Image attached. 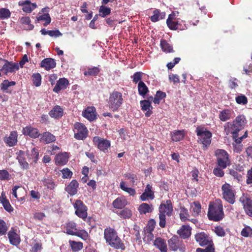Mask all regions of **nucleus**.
Listing matches in <instances>:
<instances>
[{"mask_svg": "<svg viewBox=\"0 0 252 252\" xmlns=\"http://www.w3.org/2000/svg\"><path fill=\"white\" fill-rule=\"evenodd\" d=\"M246 119L244 115L237 116L231 123H228L225 126V130L227 134L230 133L232 134V137L235 142L240 144L244 138L248 136L247 131L244 135L239 137L238 132L243 129L246 124Z\"/></svg>", "mask_w": 252, "mask_h": 252, "instance_id": "1", "label": "nucleus"}, {"mask_svg": "<svg viewBox=\"0 0 252 252\" xmlns=\"http://www.w3.org/2000/svg\"><path fill=\"white\" fill-rule=\"evenodd\" d=\"M104 238L106 243L116 249L125 250L126 247L121 239L118 237L116 231L111 227H107L104 231Z\"/></svg>", "mask_w": 252, "mask_h": 252, "instance_id": "2", "label": "nucleus"}, {"mask_svg": "<svg viewBox=\"0 0 252 252\" xmlns=\"http://www.w3.org/2000/svg\"><path fill=\"white\" fill-rule=\"evenodd\" d=\"M207 215L210 220L215 221L223 219L224 214L221 200L218 199L210 203Z\"/></svg>", "mask_w": 252, "mask_h": 252, "instance_id": "3", "label": "nucleus"}, {"mask_svg": "<svg viewBox=\"0 0 252 252\" xmlns=\"http://www.w3.org/2000/svg\"><path fill=\"white\" fill-rule=\"evenodd\" d=\"M159 225L161 228L166 225V215L171 216L173 211V205L171 200L162 201L159 207Z\"/></svg>", "mask_w": 252, "mask_h": 252, "instance_id": "4", "label": "nucleus"}, {"mask_svg": "<svg viewBox=\"0 0 252 252\" xmlns=\"http://www.w3.org/2000/svg\"><path fill=\"white\" fill-rule=\"evenodd\" d=\"M195 132L198 137V141L205 147L208 146L211 142L212 133L206 128L197 126Z\"/></svg>", "mask_w": 252, "mask_h": 252, "instance_id": "5", "label": "nucleus"}, {"mask_svg": "<svg viewBox=\"0 0 252 252\" xmlns=\"http://www.w3.org/2000/svg\"><path fill=\"white\" fill-rule=\"evenodd\" d=\"M217 164L221 168H226L231 164L229 156L227 152L222 149H217L215 151Z\"/></svg>", "mask_w": 252, "mask_h": 252, "instance_id": "6", "label": "nucleus"}, {"mask_svg": "<svg viewBox=\"0 0 252 252\" xmlns=\"http://www.w3.org/2000/svg\"><path fill=\"white\" fill-rule=\"evenodd\" d=\"M123 102L122 94L117 91H114L110 94L108 101L109 108L113 111L118 110Z\"/></svg>", "mask_w": 252, "mask_h": 252, "instance_id": "7", "label": "nucleus"}, {"mask_svg": "<svg viewBox=\"0 0 252 252\" xmlns=\"http://www.w3.org/2000/svg\"><path fill=\"white\" fill-rule=\"evenodd\" d=\"M222 198L230 204H233L235 201V190L232 186L225 183L221 188Z\"/></svg>", "mask_w": 252, "mask_h": 252, "instance_id": "8", "label": "nucleus"}, {"mask_svg": "<svg viewBox=\"0 0 252 252\" xmlns=\"http://www.w3.org/2000/svg\"><path fill=\"white\" fill-rule=\"evenodd\" d=\"M169 248L173 251L179 250L180 252L185 251L186 247L182 240L177 236L174 235L168 241Z\"/></svg>", "mask_w": 252, "mask_h": 252, "instance_id": "9", "label": "nucleus"}, {"mask_svg": "<svg viewBox=\"0 0 252 252\" xmlns=\"http://www.w3.org/2000/svg\"><path fill=\"white\" fill-rule=\"evenodd\" d=\"M74 137L77 140H84L88 134V130L86 126L83 124L76 123L74 125Z\"/></svg>", "mask_w": 252, "mask_h": 252, "instance_id": "10", "label": "nucleus"}, {"mask_svg": "<svg viewBox=\"0 0 252 252\" xmlns=\"http://www.w3.org/2000/svg\"><path fill=\"white\" fill-rule=\"evenodd\" d=\"M73 206L75 209V214L84 220H86L88 216V209L84 203L80 200H77L73 204Z\"/></svg>", "mask_w": 252, "mask_h": 252, "instance_id": "11", "label": "nucleus"}, {"mask_svg": "<svg viewBox=\"0 0 252 252\" xmlns=\"http://www.w3.org/2000/svg\"><path fill=\"white\" fill-rule=\"evenodd\" d=\"M19 69L18 63L4 60V63L0 69L2 72L7 75L8 73L14 72Z\"/></svg>", "mask_w": 252, "mask_h": 252, "instance_id": "12", "label": "nucleus"}, {"mask_svg": "<svg viewBox=\"0 0 252 252\" xmlns=\"http://www.w3.org/2000/svg\"><path fill=\"white\" fill-rule=\"evenodd\" d=\"M93 142L97 148L102 151L106 150L110 147L111 143L108 140L102 138L98 136H95L93 138Z\"/></svg>", "mask_w": 252, "mask_h": 252, "instance_id": "13", "label": "nucleus"}, {"mask_svg": "<svg viewBox=\"0 0 252 252\" xmlns=\"http://www.w3.org/2000/svg\"><path fill=\"white\" fill-rule=\"evenodd\" d=\"M5 144L9 147H13L17 145L18 142V133L13 130L10 132L9 135H6L3 138Z\"/></svg>", "mask_w": 252, "mask_h": 252, "instance_id": "14", "label": "nucleus"}, {"mask_svg": "<svg viewBox=\"0 0 252 252\" xmlns=\"http://www.w3.org/2000/svg\"><path fill=\"white\" fill-rule=\"evenodd\" d=\"M154 197V191L152 186L150 184H147L143 193L140 196V199L143 201H145L149 199L153 200Z\"/></svg>", "mask_w": 252, "mask_h": 252, "instance_id": "15", "label": "nucleus"}, {"mask_svg": "<svg viewBox=\"0 0 252 252\" xmlns=\"http://www.w3.org/2000/svg\"><path fill=\"white\" fill-rule=\"evenodd\" d=\"M196 241L201 246H204L211 244L212 241L210 238L204 232H201L195 235Z\"/></svg>", "mask_w": 252, "mask_h": 252, "instance_id": "16", "label": "nucleus"}, {"mask_svg": "<svg viewBox=\"0 0 252 252\" xmlns=\"http://www.w3.org/2000/svg\"><path fill=\"white\" fill-rule=\"evenodd\" d=\"M22 133L24 135L29 136L33 138H36L40 135L38 130L36 128L31 126H28L23 128Z\"/></svg>", "mask_w": 252, "mask_h": 252, "instance_id": "17", "label": "nucleus"}, {"mask_svg": "<svg viewBox=\"0 0 252 252\" xmlns=\"http://www.w3.org/2000/svg\"><path fill=\"white\" fill-rule=\"evenodd\" d=\"M19 5L22 6L23 10L26 13H31L37 6L35 3H32L29 0L20 1Z\"/></svg>", "mask_w": 252, "mask_h": 252, "instance_id": "18", "label": "nucleus"}, {"mask_svg": "<svg viewBox=\"0 0 252 252\" xmlns=\"http://www.w3.org/2000/svg\"><path fill=\"white\" fill-rule=\"evenodd\" d=\"M154 245L161 252H167V246L166 241L160 237L156 238L154 242Z\"/></svg>", "mask_w": 252, "mask_h": 252, "instance_id": "19", "label": "nucleus"}, {"mask_svg": "<svg viewBox=\"0 0 252 252\" xmlns=\"http://www.w3.org/2000/svg\"><path fill=\"white\" fill-rule=\"evenodd\" d=\"M84 117L90 121H93L96 119L95 109L94 107H87L82 113Z\"/></svg>", "mask_w": 252, "mask_h": 252, "instance_id": "20", "label": "nucleus"}, {"mask_svg": "<svg viewBox=\"0 0 252 252\" xmlns=\"http://www.w3.org/2000/svg\"><path fill=\"white\" fill-rule=\"evenodd\" d=\"M27 155L31 164L37 162L39 158V152L36 148H33L31 151H28Z\"/></svg>", "mask_w": 252, "mask_h": 252, "instance_id": "21", "label": "nucleus"}, {"mask_svg": "<svg viewBox=\"0 0 252 252\" xmlns=\"http://www.w3.org/2000/svg\"><path fill=\"white\" fill-rule=\"evenodd\" d=\"M69 84L68 81L64 78H60L57 82L53 91L55 93H59L61 90L66 89Z\"/></svg>", "mask_w": 252, "mask_h": 252, "instance_id": "22", "label": "nucleus"}, {"mask_svg": "<svg viewBox=\"0 0 252 252\" xmlns=\"http://www.w3.org/2000/svg\"><path fill=\"white\" fill-rule=\"evenodd\" d=\"M140 103L142 110L147 111L145 116L147 117H150L152 113L151 110L153 108L151 102L149 100H144L140 101Z\"/></svg>", "mask_w": 252, "mask_h": 252, "instance_id": "23", "label": "nucleus"}, {"mask_svg": "<svg viewBox=\"0 0 252 252\" xmlns=\"http://www.w3.org/2000/svg\"><path fill=\"white\" fill-rule=\"evenodd\" d=\"M191 229L189 226L184 225L178 230L177 233L180 235L181 239H186L190 236Z\"/></svg>", "mask_w": 252, "mask_h": 252, "instance_id": "24", "label": "nucleus"}, {"mask_svg": "<svg viewBox=\"0 0 252 252\" xmlns=\"http://www.w3.org/2000/svg\"><path fill=\"white\" fill-rule=\"evenodd\" d=\"M68 160V154L67 153H62L58 154L55 157V163L57 165H64Z\"/></svg>", "mask_w": 252, "mask_h": 252, "instance_id": "25", "label": "nucleus"}, {"mask_svg": "<svg viewBox=\"0 0 252 252\" xmlns=\"http://www.w3.org/2000/svg\"><path fill=\"white\" fill-rule=\"evenodd\" d=\"M17 154V159L20 165L21 168L23 169H28L29 168V165L24 158V152L22 150H20Z\"/></svg>", "mask_w": 252, "mask_h": 252, "instance_id": "26", "label": "nucleus"}, {"mask_svg": "<svg viewBox=\"0 0 252 252\" xmlns=\"http://www.w3.org/2000/svg\"><path fill=\"white\" fill-rule=\"evenodd\" d=\"M78 183L75 180H73L65 188V190L70 195H74L77 192Z\"/></svg>", "mask_w": 252, "mask_h": 252, "instance_id": "27", "label": "nucleus"}, {"mask_svg": "<svg viewBox=\"0 0 252 252\" xmlns=\"http://www.w3.org/2000/svg\"><path fill=\"white\" fill-rule=\"evenodd\" d=\"M56 65L55 60L51 58L45 59L41 63V67L45 68L47 70L55 67Z\"/></svg>", "mask_w": 252, "mask_h": 252, "instance_id": "28", "label": "nucleus"}, {"mask_svg": "<svg viewBox=\"0 0 252 252\" xmlns=\"http://www.w3.org/2000/svg\"><path fill=\"white\" fill-rule=\"evenodd\" d=\"M153 15L150 17L151 21L153 22H156L159 20L164 19L166 15L165 12H161L158 9H155L153 11Z\"/></svg>", "mask_w": 252, "mask_h": 252, "instance_id": "29", "label": "nucleus"}, {"mask_svg": "<svg viewBox=\"0 0 252 252\" xmlns=\"http://www.w3.org/2000/svg\"><path fill=\"white\" fill-rule=\"evenodd\" d=\"M63 110L61 106H55L49 113V115L55 119H59L63 115Z\"/></svg>", "mask_w": 252, "mask_h": 252, "instance_id": "30", "label": "nucleus"}, {"mask_svg": "<svg viewBox=\"0 0 252 252\" xmlns=\"http://www.w3.org/2000/svg\"><path fill=\"white\" fill-rule=\"evenodd\" d=\"M153 210L154 207L152 204H149L146 203H143L138 208V211L140 214H146V213H151Z\"/></svg>", "mask_w": 252, "mask_h": 252, "instance_id": "31", "label": "nucleus"}, {"mask_svg": "<svg viewBox=\"0 0 252 252\" xmlns=\"http://www.w3.org/2000/svg\"><path fill=\"white\" fill-rule=\"evenodd\" d=\"M41 140L46 143H50L56 140L55 136L49 132H44L41 136Z\"/></svg>", "mask_w": 252, "mask_h": 252, "instance_id": "32", "label": "nucleus"}, {"mask_svg": "<svg viewBox=\"0 0 252 252\" xmlns=\"http://www.w3.org/2000/svg\"><path fill=\"white\" fill-rule=\"evenodd\" d=\"M120 188L122 190L126 192L130 195L134 196L136 194V191L135 189L132 188L128 187L126 183L124 181H122L120 182Z\"/></svg>", "mask_w": 252, "mask_h": 252, "instance_id": "33", "label": "nucleus"}, {"mask_svg": "<svg viewBox=\"0 0 252 252\" xmlns=\"http://www.w3.org/2000/svg\"><path fill=\"white\" fill-rule=\"evenodd\" d=\"M239 200L243 204L244 208L252 205V198L247 193H243Z\"/></svg>", "mask_w": 252, "mask_h": 252, "instance_id": "34", "label": "nucleus"}, {"mask_svg": "<svg viewBox=\"0 0 252 252\" xmlns=\"http://www.w3.org/2000/svg\"><path fill=\"white\" fill-rule=\"evenodd\" d=\"M10 244L17 246L20 243V239L18 235L14 231H10L8 234Z\"/></svg>", "mask_w": 252, "mask_h": 252, "instance_id": "35", "label": "nucleus"}, {"mask_svg": "<svg viewBox=\"0 0 252 252\" xmlns=\"http://www.w3.org/2000/svg\"><path fill=\"white\" fill-rule=\"evenodd\" d=\"M201 206L200 203L197 201L193 202L191 205V210L192 214L195 217L198 216L201 212Z\"/></svg>", "mask_w": 252, "mask_h": 252, "instance_id": "36", "label": "nucleus"}, {"mask_svg": "<svg viewBox=\"0 0 252 252\" xmlns=\"http://www.w3.org/2000/svg\"><path fill=\"white\" fill-rule=\"evenodd\" d=\"M124 176L126 179L130 180L129 183L131 186L134 187L136 185V181L137 180L136 175L132 173L127 172L124 174Z\"/></svg>", "mask_w": 252, "mask_h": 252, "instance_id": "37", "label": "nucleus"}, {"mask_svg": "<svg viewBox=\"0 0 252 252\" xmlns=\"http://www.w3.org/2000/svg\"><path fill=\"white\" fill-rule=\"evenodd\" d=\"M231 117V111L228 109L223 110L220 112L219 118L222 121H226L229 120Z\"/></svg>", "mask_w": 252, "mask_h": 252, "instance_id": "38", "label": "nucleus"}, {"mask_svg": "<svg viewBox=\"0 0 252 252\" xmlns=\"http://www.w3.org/2000/svg\"><path fill=\"white\" fill-rule=\"evenodd\" d=\"M172 140L178 142L182 140L184 137V130H177L171 133Z\"/></svg>", "mask_w": 252, "mask_h": 252, "instance_id": "39", "label": "nucleus"}, {"mask_svg": "<svg viewBox=\"0 0 252 252\" xmlns=\"http://www.w3.org/2000/svg\"><path fill=\"white\" fill-rule=\"evenodd\" d=\"M138 90L139 94L142 96H144L149 91L148 87L142 81L138 83Z\"/></svg>", "mask_w": 252, "mask_h": 252, "instance_id": "40", "label": "nucleus"}, {"mask_svg": "<svg viewBox=\"0 0 252 252\" xmlns=\"http://www.w3.org/2000/svg\"><path fill=\"white\" fill-rule=\"evenodd\" d=\"M160 46L162 51L165 52L170 53L173 51L172 46L164 39L161 40Z\"/></svg>", "mask_w": 252, "mask_h": 252, "instance_id": "41", "label": "nucleus"}, {"mask_svg": "<svg viewBox=\"0 0 252 252\" xmlns=\"http://www.w3.org/2000/svg\"><path fill=\"white\" fill-rule=\"evenodd\" d=\"M100 72V69L98 67H89L87 70L84 72L85 76H96Z\"/></svg>", "mask_w": 252, "mask_h": 252, "instance_id": "42", "label": "nucleus"}, {"mask_svg": "<svg viewBox=\"0 0 252 252\" xmlns=\"http://www.w3.org/2000/svg\"><path fill=\"white\" fill-rule=\"evenodd\" d=\"M166 97V94L160 91H158L155 96L153 102L155 104H158L161 99Z\"/></svg>", "mask_w": 252, "mask_h": 252, "instance_id": "43", "label": "nucleus"}, {"mask_svg": "<svg viewBox=\"0 0 252 252\" xmlns=\"http://www.w3.org/2000/svg\"><path fill=\"white\" fill-rule=\"evenodd\" d=\"M43 185L47 187V188L53 189H54L55 187V184L53 181V179L52 178L48 177L47 178H44L43 180H42Z\"/></svg>", "mask_w": 252, "mask_h": 252, "instance_id": "44", "label": "nucleus"}, {"mask_svg": "<svg viewBox=\"0 0 252 252\" xmlns=\"http://www.w3.org/2000/svg\"><path fill=\"white\" fill-rule=\"evenodd\" d=\"M69 243L71 249L75 252L79 251L83 248V244L81 242L70 240Z\"/></svg>", "mask_w": 252, "mask_h": 252, "instance_id": "45", "label": "nucleus"}, {"mask_svg": "<svg viewBox=\"0 0 252 252\" xmlns=\"http://www.w3.org/2000/svg\"><path fill=\"white\" fill-rule=\"evenodd\" d=\"M166 24L168 27L172 30H176L178 29L183 30V28L180 27V25L178 21H170L169 23L166 21Z\"/></svg>", "mask_w": 252, "mask_h": 252, "instance_id": "46", "label": "nucleus"}, {"mask_svg": "<svg viewBox=\"0 0 252 252\" xmlns=\"http://www.w3.org/2000/svg\"><path fill=\"white\" fill-rule=\"evenodd\" d=\"M32 81L34 85L39 87L41 85V76L39 73L33 74L32 76Z\"/></svg>", "mask_w": 252, "mask_h": 252, "instance_id": "47", "label": "nucleus"}, {"mask_svg": "<svg viewBox=\"0 0 252 252\" xmlns=\"http://www.w3.org/2000/svg\"><path fill=\"white\" fill-rule=\"evenodd\" d=\"M152 231H148L144 230V235L143 237V240L146 243H149L151 241L153 240L154 235L152 233Z\"/></svg>", "mask_w": 252, "mask_h": 252, "instance_id": "48", "label": "nucleus"}, {"mask_svg": "<svg viewBox=\"0 0 252 252\" xmlns=\"http://www.w3.org/2000/svg\"><path fill=\"white\" fill-rule=\"evenodd\" d=\"M11 13L8 9L0 8V20L8 19L10 17Z\"/></svg>", "mask_w": 252, "mask_h": 252, "instance_id": "49", "label": "nucleus"}, {"mask_svg": "<svg viewBox=\"0 0 252 252\" xmlns=\"http://www.w3.org/2000/svg\"><path fill=\"white\" fill-rule=\"evenodd\" d=\"M15 84L16 82L15 81H9L8 80L5 79L1 84V90L2 91H5L7 90L9 87L15 86Z\"/></svg>", "mask_w": 252, "mask_h": 252, "instance_id": "50", "label": "nucleus"}, {"mask_svg": "<svg viewBox=\"0 0 252 252\" xmlns=\"http://www.w3.org/2000/svg\"><path fill=\"white\" fill-rule=\"evenodd\" d=\"M241 234L242 236L245 237H252V229L249 226H246L241 232Z\"/></svg>", "mask_w": 252, "mask_h": 252, "instance_id": "51", "label": "nucleus"}, {"mask_svg": "<svg viewBox=\"0 0 252 252\" xmlns=\"http://www.w3.org/2000/svg\"><path fill=\"white\" fill-rule=\"evenodd\" d=\"M99 12L100 16L105 17L110 14L111 9L109 7L102 5L99 8Z\"/></svg>", "mask_w": 252, "mask_h": 252, "instance_id": "52", "label": "nucleus"}, {"mask_svg": "<svg viewBox=\"0 0 252 252\" xmlns=\"http://www.w3.org/2000/svg\"><path fill=\"white\" fill-rule=\"evenodd\" d=\"M189 217V214L188 210L186 209L185 207H181L180 213V219L182 221H185L188 220V218Z\"/></svg>", "mask_w": 252, "mask_h": 252, "instance_id": "53", "label": "nucleus"}, {"mask_svg": "<svg viewBox=\"0 0 252 252\" xmlns=\"http://www.w3.org/2000/svg\"><path fill=\"white\" fill-rule=\"evenodd\" d=\"M119 216L123 219H129L131 217L132 213L130 210L125 209L121 211L119 214Z\"/></svg>", "mask_w": 252, "mask_h": 252, "instance_id": "54", "label": "nucleus"}, {"mask_svg": "<svg viewBox=\"0 0 252 252\" xmlns=\"http://www.w3.org/2000/svg\"><path fill=\"white\" fill-rule=\"evenodd\" d=\"M37 19L38 21H45V23L44 24V26H46L51 22V18L49 14H44L41 16H39L37 18Z\"/></svg>", "mask_w": 252, "mask_h": 252, "instance_id": "55", "label": "nucleus"}, {"mask_svg": "<svg viewBox=\"0 0 252 252\" xmlns=\"http://www.w3.org/2000/svg\"><path fill=\"white\" fill-rule=\"evenodd\" d=\"M213 231L219 237H223L225 235L224 229L220 226L215 227Z\"/></svg>", "mask_w": 252, "mask_h": 252, "instance_id": "56", "label": "nucleus"}, {"mask_svg": "<svg viewBox=\"0 0 252 252\" xmlns=\"http://www.w3.org/2000/svg\"><path fill=\"white\" fill-rule=\"evenodd\" d=\"M113 205L115 208H122L125 206V203L122 199L117 198L113 201Z\"/></svg>", "mask_w": 252, "mask_h": 252, "instance_id": "57", "label": "nucleus"}, {"mask_svg": "<svg viewBox=\"0 0 252 252\" xmlns=\"http://www.w3.org/2000/svg\"><path fill=\"white\" fill-rule=\"evenodd\" d=\"M61 171L63 179L70 178L72 175V172L67 168H63Z\"/></svg>", "mask_w": 252, "mask_h": 252, "instance_id": "58", "label": "nucleus"}, {"mask_svg": "<svg viewBox=\"0 0 252 252\" xmlns=\"http://www.w3.org/2000/svg\"><path fill=\"white\" fill-rule=\"evenodd\" d=\"M8 228L6 225L5 222L2 220H0V235H4L7 231Z\"/></svg>", "mask_w": 252, "mask_h": 252, "instance_id": "59", "label": "nucleus"}, {"mask_svg": "<svg viewBox=\"0 0 252 252\" xmlns=\"http://www.w3.org/2000/svg\"><path fill=\"white\" fill-rule=\"evenodd\" d=\"M156 224V221L153 219H151L148 221V225L145 228L144 230L153 231L155 228Z\"/></svg>", "mask_w": 252, "mask_h": 252, "instance_id": "60", "label": "nucleus"}, {"mask_svg": "<svg viewBox=\"0 0 252 252\" xmlns=\"http://www.w3.org/2000/svg\"><path fill=\"white\" fill-rule=\"evenodd\" d=\"M236 101L238 104H246L247 103L248 100L246 96L241 94L236 97Z\"/></svg>", "mask_w": 252, "mask_h": 252, "instance_id": "61", "label": "nucleus"}, {"mask_svg": "<svg viewBox=\"0 0 252 252\" xmlns=\"http://www.w3.org/2000/svg\"><path fill=\"white\" fill-rule=\"evenodd\" d=\"M143 74V73L141 72H135L132 76H131V78H133V82L135 83H137L138 82H139L140 81H141V80L142 79V75Z\"/></svg>", "mask_w": 252, "mask_h": 252, "instance_id": "62", "label": "nucleus"}, {"mask_svg": "<svg viewBox=\"0 0 252 252\" xmlns=\"http://www.w3.org/2000/svg\"><path fill=\"white\" fill-rule=\"evenodd\" d=\"M223 169V168H221L219 166L215 168L213 170L214 174L218 177H223L224 175V172L222 170Z\"/></svg>", "mask_w": 252, "mask_h": 252, "instance_id": "63", "label": "nucleus"}, {"mask_svg": "<svg viewBox=\"0 0 252 252\" xmlns=\"http://www.w3.org/2000/svg\"><path fill=\"white\" fill-rule=\"evenodd\" d=\"M196 252H215L214 248L213 247L212 244H209L208 247L205 249H202L201 248H197L196 249Z\"/></svg>", "mask_w": 252, "mask_h": 252, "instance_id": "64", "label": "nucleus"}]
</instances>
